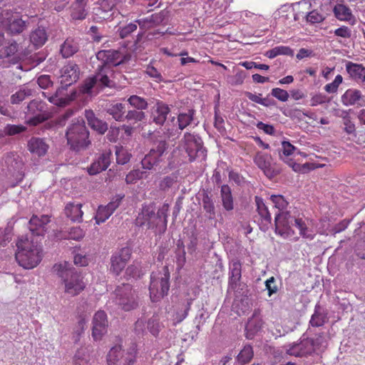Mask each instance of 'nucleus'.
<instances>
[{
	"label": "nucleus",
	"mask_w": 365,
	"mask_h": 365,
	"mask_svg": "<svg viewBox=\"0 0 365 365\" xmlns=\"http://www.w3.org/2000/svg\"><path fill=\"white\" fill-rule=\"evenodd\" d=\"M2 170L6 175L13 177L17 182L23 180L24 175V163L17 153L11 152L4 156Z\"/></svg>",
	"instance_id": "f8f14e48"
},
{
	"label": "nucleus",
	"mask_w": 365,
	"mask_h": 365,
	"mask_svg": "<svg viewBox=\"0 0 365 365\" xmlns=\"http://www.w3.org/2000/svg\"><path fill=\"white\" fill-rule=\"evenodd\" d=\"M89 0H74L70 6L71 18L73 20L82 21L88 16L87 6Z\"/></svg>",
	"instance_id": "c756f323"
},
{
	"label": "nucleus",
	"mask_w": 365,
	"mask_h": 365,
	"mask_svg": "<svg viewBox=\"0 0 365 365\" xmlns=\"http://www.w3.org/2000/svg\"><path fill=\"white\" fill-rule=\"evenodd\" d=\"M270 200L274 204V207L279 210V212H284L288 205V202L285 200L284 196L281 195H272L270 196Z\"/></svg>",
	"instance_id": "13d9d810"
},
{
	"label": "nucleus",
	"mask_w": 365,
	"mask_h": 365,
	"mask_svg": "<svg viewBox=\"0 0 365 365\" xmlns=\"http://www.w3.org/2000/svg\"><path fill=\"white\" fill-rule=\"evenodd\" d=\"M341 101L345 106H365V97L360 90L356 88L347 89L341 97Z\"/></svg>",
	"instance_id": "a878e982"
},
{
	"label": "nucleus",
	"mask_w": 365,
	"mask_h": 365,
	"mask_svg": "<svg viewBox=\"0 0 365 365\" xmlns=\"http://www.w3.org/2000/svg\"><path fill=\"white\" fill-rule=\"evenodd\" d=\"M28 149L32 154L41 157L47 153L48 145L43 138L32 137L28 142Z\"/></svg>",
	"instance_id": "2f4dec72"
},
{
	"label": "nucleus",
	"mask_w": 365,
	"mask_h": 365,
	"mask_svg": "<svg viewBox=\"0 0 365 365\" xmlns=\"http://www.w3.org/2000/svg\"><path fill=\"white\" fill-rule=\"evenodd\" d=\"M254 162L269 179H272L281 173V169L272 162V157L267 154L257 153Z\"/></svg>",
	"instance_id": "a211bd4d"
},
{
	"label": "nucleus",
	"mask_w": 365,
	"mask_h": 365,
	"mask_svg": "<svg viewBox=\"0 0 365 365\" xmlns=\"http://www.w3.org/2000/svg\"><path fill=\"white\" fill-rule=\"evenodd\" d=\"M108 319L104 311H98L93 318L92 336L95 341L101 340L107 333Z\"/></svg>",
	"instance_id": "412c9836"
},
{
	"label": "nucleus",
	"mask_w": 365,
	"mask_h": 365,
	"mask_svg": "<svg viewBox=\"0 0 365 365\" xmlns=\"http://www.w3.org/2000/svg\"><path fill=\"white\" fill-rule=\"evenodd\" d=\"M128 103L131 108L144 111L148 108V103L147 100L138 95H131L128 98Z\"/></svg>",
	"instance_id": "a18cd8bd"
},
{
	"label": "nucleus",
	"mask_w": 365,
	"mask_h": 365,
	"mask_svg": "<svg viewBox=\"0 0 365 365\" xmlns=\"http://www.w3.org/2000/svg\"><path fill=\"white\" fill-rule=\"evenodd\" d=\"M97 85L96 79L93 76L84 81L81 87V91L84 94H91L93 88Z\"/></svg>",
	"instance_id": "052dcab7"
},
{
	"label": "nucleus",
	"mask_w": 365,
	"mask_h": 365,
	"mask_svg": "<svg viewBox=\"0 0 365 365\" xmlns=\"http://www.w3.org/2000/svg\"><path fill=\"white\" fill-rule=\"evenodd\" d=\"M294 220V217L292 216L289 212H279L274 217L275 233L284 239L292 237L294 235V231L292 228Z\"/></svg>",
	"instance_id": "dca6fc26"
},
{
	"label": "nucleus",
	"mask_w": 365,
	"mask_h": 365,
	"mask_svg": "<svg viewBox=\"0 0 365 365\" xmlns=\"http://www.w3.org/2000/svg\"><path fill=\"white\" fill-rule=\"evenodd\" d=\"M105 110L107 114L110 115L115 121L124 122V118L126 113V106L122 103H112L107 105Z\"/></svg>",
	"instance_id": "473e14b6"
},
{
	"label": "nucleus",
	"mask_w": 365,
	"mask_h": 365,
	"mask_svg": "<svg viewBox=\"0 0 365 365\" xmlns=\"http://www.w3.org/2000/svg\"><path fill=\"white\" fill-rule=\"evenodd\" d=\"M112 153L110 152H105L101 153L99 157L91 163L87 170L89 175H95L101 172L106 170L110 165L111 162Z\"/></svg>",
	"instance_id": "bb28decb"
},
{
	"label": "nucleus",
	"mask_w": 365,
	"mask_h": 365,
	"mask_svg": "<svg viewBox=\"0 0 365 365\" xmlns=\"http://www.w3.org/2000/svg\"><path fill=\"white\" fill-rule=\"evenodd\" d=\"M285 348L287 354L296 357H307L314 353L312 338H304V336L299 342L289 344Z\"/></svg>",
	"instance_id": "f3484780"
},
{
	"label": "nucleus",
	"mask_w": 365,
	"mask_h": 365,
	"mask_svg": "<svg viewBox=\"0 0 365 365\" xmlns=\"http://www.w3.org/2000/svg\"><path fill=\"white\" fill-rule=\"evenodd\" d=\"M116 162L119 165H125L130 160L131 155L122 146L115 147Z\"/></svg>",
	"instance_id": "864d4df0"
},
{
	"label": "nucleus",
	"mask_w": 365,
	"mask_h": 365,
	"mask_svg": "<svg viewBox=\"0 0 365 365\" xmlns=\"http://www.w3.org/2000/svg\"><path fill=\"white\" fill-rule=\"evenodd\" d=\"M34 91L28 86H23L11 96L10 101L12 104H19L26 98L33 96Z\"/></svg>",
	"instance_id": "79ce46f5"
},
{
	"label": "nucleus",
	"mask_w": 365,
	"mask_h": 365,
	"mask_svg": "<svg viewBox=\"0 0 365 365\" xmlns=\"http://www.w3.org/2000/svg\"><path fill=\"white\" fill-rule=\"evenodd\" d=\"M81 206V204H67L65 208V213L66 216L73 222L81 221L83 217Z\"/></svg>",
	"instance_id": "a19ab883"
},
{
	"label": "nucleus",
	"mask_w": 365,
	"mask_h": 365,
	"mask_svg": "<svg viewBox=\"0 0 365 365\" xmlns=\"http://www.w3.org/2000/svg\"><path fill=\"white\" fill-rule=\"evenodd\" d=\"M255 201L257 206V211L261 219L265 222L267 228H268V225L272 224V216L268 207L261 197L255 196Z\"/></svg>",
	"instance_id": "58836bf2"
},
{
	"label": "nucleus",
	"mask_w": 365,
	"mask_h": 365,
	"mask_svg": "<svg viewBox=\"0 0 365 365\" xmlns=\"http://www.w3.org/2000/svg\"><path fill=\"white\" fill-rule=\"evenodd\" d=\"M114 302L118 309L124 312H131L139 308L140 299L138 292L128 283H123L116 287L113 292Z\"/></svg>",
	"instance_id": "39448f33"
},
{
	"label": "nucleus",
	"mask_w": 365,
	"mask_h": 365,
	"mask_svg": "<svg viewBox=\"0 0 365 365\" xmlns=\"http://www.w3.org/2000/svg\"><path fill=\"white\" fill-rule=\"evenodd\" d=\"M179 146L185 151L189 160H205L207 156V149L204 146L202 138L195 133L186 132L179 141Z\"/></svg>",
	"instance_id": "423d86ee"
},
{
	"label": "nucleus",
	"mask_w": 365,
	"mask_h": 365,
	"mask_svg": "<svg viewBox=\"0 0 365 365\" xmlns=\"http://www.w3.org/2000/svg\"><path fill=\"white\" fill-rule=\"evenodd\" d=\"M270 94L282 102H286L289 97V93L280 88H272Z\"/></svg>",
	"instance_id": "774afa93"
},
{
	"label": "nucleus",
	"mask_w": 365,
	"mask_h": 365,
	"mask_svg": "<svg viewBox=\"0 0 365 365\" xmlns=\"http://www.w3.org/2000/svg\"><path fill=\"white\" fill-rule=\"evenodd\" d=\"M15 257L19 264L24 269L36 267L42 259V248L37 242L28 238L20 239L17 243Z\"/></svg>",
	"instance_id": "20e7f679"
},
{
	"label": "nucleus",
	"mask_w": 365,
	"mask_h": 365,
	"mask_svg": "<svg viewBox=\"0 0 365 365\" xmlns=\"http://www.w3.org/2000/svg\"><path fill=\"white\" fill-rule=\"evenodd\" d=\"M123 0H99L92 11V20L96 23H103L112 20L114 17V9Z\"/></svg>",
	"instance_id": "4468645a"
},
{
	"label": "nucleus",
	"mask_w": 365,
	"mask_h": 365,
	"mask_svg": "<svg viewBox=\"0 0 365 365\" xmlns=\"http://www.w3.org/2000/svg\"><path fill=\"white\" fill-rule=\"evenodd\" d=\"M26 109V122L30 125L36 126L48 118L47 105L42 101H31Z\"/></svg>",
	"instance_id": "ddd939ff"
},
{
	"label": "nucleus",
	"mask_w": 365,
	"mask_h": 365,
	"mask_svg": "<svg viewBox=\"0 0 365 365\" xmlns=\"http://www.w3.org/2000/svg\"><path fill=\"white\" fill-rule=\"evenodd\" d=\"M264 321L259 309H255L252 315L247 320L245 326V336L252 339L259 332L263 327Z\"/></svg>",
	"instance_id": "5701e85b"
},
{
	"label": "nucleus",
	"mask_w": 365,
	"mask_h": 365,
	"mask_svg": "<svg viewBox=\"0 0 365 365\" xmlns=\"http://www.w3.org/2000/svg\"><path fill=\"white\" fill-rule=\"evenodd\" d=\"M26 128L21 125L7 124L4 129V132L7 135H14L24 132Z\"/></svg>",
	"instance_id": "e2e57ef3"
},
{
	"label": "nucleus",
	"mask_w": 365,
	"mask_h": 365,
	"mask_svg": "<svg viewBox=\"0 0 365 365\" xmlns=\"http://www.w3.org/2000/svg\"><path fill=\"white\" fill-rule=\"evenodd\" d=\"M131 254V249L128 247H125L112 255L110 258V270L115 275H119L125 268L127 262L130 259Z\"/></svg>",
	"instance_id": "6ab92c4d"
},
{
	"label": "nucleus",
	"mask_w": 365,
	"mask_h": 365,
	"mask_svg": "<svg viewBox=\"0 0 365 365\" xmlns=\"http://www.w3.org/2000/svg\"><path fill=\"white\" fill-rule=\"evenodd\" d=\"M112 213L104 205H100L95 216L96 222L98 225L108 220Z\"/></svg>",
	"instance_id": "4d7b16f0"
},
{
	"label": "nucleus",
	"mask_w": 365,
	"mask_h": 365,
	"mask_svg": "<svg viewBox=\"0 0 365 365\" xmlns=\"http://www.w3.org/2000/svg\"><path fill=\"white\" fill-rule=\"evenodd\" d=\"M169 205L167 203L158 210L154 202L144 203L135 220L138 227L146 226L148 230L155 229L159 234H164L167 230Z\"/></svg>",
	"instance_id": "f257e3e1"
},
{
	"label": "nucleus",
	"mask_w": 365,
	"mask_h": 365,
	"mask_svg": "<svg viewBox=\"0 0 365 365\" xmlns=\"http://www.w3.org/2000/svg\"><path fill=\"white\" fill-rule=\"evenodd\" d=\"M327 320V313L326 310L319 304L314 307V314L311 317L309 324L313 327H322Z\"/></svg>",
	"instance_id": "4c0bfd02"
},
{
	"label": "nucleus",
	"mask_w": 365,
	"mask_h": 365,
	"mask_svg": "<svg viewBox=\"0 0 365 365\" xmlns=\"http://www.w3.org/2000/svg\"><path fill=\"white\" fill-rule=\"evenodd\" d=\"M48 40V34L43 26H38L30 34V41L36 48L45 44Z\"/></svg>",
	"instance_id": "c9c22d12"
},
{
	"label": "nucleus",
	"mask_w": 365,
	"mask_h": 365,
	"mask_svg": "<svg viewBox=\"0 0 365 365\" xmlns=\"http://www.w3.org/2000/svg\"><path fill=\"white\" fill-rule=\"evenodd\" d=\"M138 25V22L135 21L134 22H130L126 25L119 26L116 31V34H118L120 38H128L137 30Z\"/></svg>",
	"instance_id": "09e8293b"
},
{
	"label": "nucleus",
	"mask_w": 365,
	"mask_h": 365,
	"mask_svg": "<svg viewBox=\"0 0 365 365\" xmlns=\"http://www.w3.org/2000/svg\"><path fill=\"white\" fill-rule=\"evenodd\" d=\"M96 58L101 63L98 66H105L106 68L120 66L130 59L128 55H123L120 51L109 49L101 50L96 53Z\"/></svg>",
	"instance_id": "2eb2a0df"
},
{
	"label": "nucleus",
	"mask_w": 365,
	"mask_h": 365,
	"mask_svg": "<svg viewBox=\"0 0 365 365\" xmlns=\"http://www.w3.org/2000/svg\"><path fill=\"white\" fill-rule=\"evenodd\" d=\"M146 119V114L144 111L135 108L127 109L124 121L131 123L142 122Z\"/></svg>",
	"instance_id": "c03bdc74"
},
{
	"label": "nucleus",
	"mask_w": 365,
	"mask_h": 365,
	"mask_svg": "<svg viewBox=\"0 0 365 365\" xmlns=\"http://www.w3.org/2000/svg\"><path fill=\"white\" fill-rule=\"evenodd\" d=\"M113 73V70L105 66H98L96 68L95 78L98 85L103 87H112L113 81L109 78V74Z\"/></svg>",
	"instance_id": "f704fd0d"
},
{
	"label": "nucleus",
	"mask_w": 365,
	"mask_h": 365,
	"mask_svg": "<svg viewBox=\"0 0 365 365\" xmlns=\"http://www.w3.org/2000/svg\"><path fill=\"white\" fill-rule=\"evenodd\" d=\"M125 275L128 279L130 278L137 279L140 277L141 271L139 267L130 264L126 268Z\"/></svg>",
	"instance_id": "680f3d73"
},
{
	"label": "nucleus",
	"mask_w": 365,
	"mask_h": 365,
	"mask_svg": "<svg viewBox=\"0 0 365 365\" xmlns=\"http://www.w3.org/2000/svg\"><path fill=\"white\" fill-rule=\"evenodd\" d=\"M88 359L84 349H79L73 357V365H87Z\"/></svg>",
	"instance_id": "0e129e2a"
},
{
	"label": "nucleus",
	"mask_w": 365,
	"mask_h": 365,
	"mask_svg": "<svg viewBox=\"0 0 365 365\" xmlns=\"http://www.w3.org/2000/svg\"><path fill=\"white\" fill-rule=\"evenodd\" d=\"M78 44L71 38H67L61 46V53L63 58H69L78 51Z\"/></svg>",
	"instance_id": "37998d69"
},
{
	"label": "nucleus",
	"mask_w": 365,
	"mask_h": 365,
	"mask_svg": "<svg viewBox=\"0 0 365 365\" xmlns=\"http://www.w3.org/2000/svg\"><path fill=\"white\" fill-rule=\"evenodd\" d=\"M53 271L64 284V291L71 297L79 294L86 287L83 277L72 264L68 262L56 264Z\"/></svg>",
	"instance_id": "f03ea898"
},
{
	"label": "nucleus",
	"mask_w": 365,
	"mask_h": 365,
	"mask_svg": "<svg viewBox=\"0 0 365 365\" xmlns=\"http://www.w3.org/2000/svg\"><path fill=\"white\" fill-rule=\"evenodd\" d=\"M294 225L299 229V235L302 237L309 240H312L314 238L315 234L307 227L305 222L302 218L294 217Z\"/></svg>",
	"instance_id": "49530a36"
},
{
	"label": "nucleus",
	"mask_w": 365,
	"mask_h": 365,
	"mask_svg": "<svg viewBox=\"0 0 365 365\" xmlns=\"http://www.w3.org/2000/svg\"><path fill=\"white\" fill-rule=\"evenodd\" d=\"M253 357V350L250 345H246L237 356V361L243 365L248 363Z\"/></svg>",
	"instance_id": "3c124183"
},
{
	"label": "nucleus",
	"mask_w": 365,
	"mask_h": 365,
	"mask_svg": "<svg viewBox=\"0 0 365 365\" xmlns=\"http://www.w3.org/2000/svg\"><path fill=\"white\" fill-rule=\"evenodd\" d=\"M162 325L160 324L158 316H153L148 321V329L155 336H157L161 330Z\"/></svg>",
	"instance_id": "6e6d98bb"
},
{
	"label": "nucleus",
	"mask_w": 365,
	"mask_h": 365,
	"mask_svg": "<svg viewBox=\"0 0 365 365\" xmlns=\"http://www.w3.org/2000/svg\"><path fill=\"white\" fill-rule=\"evenodd\" d=\"M202 197V205L203 210L205 212L206 217L209 220H213L215 218V202L212 199V196L210 195L207 191H203Z\"/></svg>",
	"instance_id": "e433bc0d"
},
{
	"label": "nucleus",
	"mask_w": 365,
	"mask_h": 365,
	"mask_svg": "<svg viewBox=\"0 0 365 365\" xmlns=\"http://www.w3.org/2000/svg\"><path fill=\"white\" fill-rule=\"evenodd\" d=\"M345 66L351 79L357 83L365 82V67L362 64L346 61Z\"/></svg>",
	"instance_id": "7c9ffc66"
},
{
	"label": "nucleus",
	"mask_w": 365,
	"mask_h": 365,
	"mask_svg": "<svg viewBox=\"0 0 365 365\" xmlns=\"http://www.w3.org/2000/svg\"><path fill=\"white\" fill-rule=\"evenodd\" d=\"M196 110L193 108H182L178 110L177 115V128H168V123L165 126L164 133L168 138H175L178 136L182 130L186 128L187 126L191 125L192 123L196 126L198 124V121L195 123V115Z\"/></svg>",
	"instance_id": "1a4fd4ad"
},
{
	"label": "nucleus",
	"mask_w": 365,
	"mask_h": 365,
	"mask_svg": "<svg viewBox=\"0 0 365 365\" xmlns=\"http://www.w3.org/2000/svg\"><path fill=\"white\" fill-rule=\"evenodd\" d=\"M169 15L170 11L167 9H163L148 17L137 19L136 22H138L141 29H149L160 24H166L168 21Z\"/></svg>",
	"instance_id": "aec40b11"
},
{
	"label": "nucleus",
	"mask_w": 365,
	"mask_h": 365,
	"mask_svg": "<svg viewBox=\"0 0 365 365\" xmlns=\"http://www.w3.org/2000/svg\"><path fill=\"white\" fill-rule=\"evenodd\" d=\"M80 70L78 66L73 62H69L61 69V84L70 86L79 78Z\"/></svg>",
	"instance_id": "393cba45"
},
{
	"label": "nucleus",
	"mask_w": 365,
	"mask_h": 365,
	"mask_svg": "<svg viewBox=\"0 0 365 365\" xmlns=\"http://www.w3.org/2000/svg\"><path fill=\"white\" fill-rule=\"evenodd\" d=\"M68 86H66L64 84L58 88L54 94L46 96L45 93L43 95L48 98V101L58 106H64L66 104L67 99L64 98L63 92L66 91Z\"/></svg>",
	"instance_id": "ea45409f"
},
{
	"label": "nucleus",
	"mask_w": 365,
	"mask_h": 365,
	"mask_svg": "<svg viewBox=\"0 0 365 365\" xmlns=\"http://www.w3.org/2000/svg\"><path fill=\"white\" fill-rule=\"evenodd\" d=\"M177 248L175 250V257H176V263L178 267L182 268L186 262L185 257V250L183 242L180 240H178L177 242Z\"/></svg>",
	"instance_id": "603ef678"
},
{
	"label": "nucleus",
	"mask_w": 365,
	"mask_h": 365,
	"mask_svg": "<svg viewBox=\"0 0 365 365\" xmlns=\"http://www.w3.org/2000/svg\"><path fill=\"white\" fill-rule=\"evenodd\" d=\"M124 197L125 195L123 194L116 195L112 198L111 201L105 206L113 214L114 211L120 206Z\"/></svg>",
	"instance_id": "338daca9"
},
{
	"label": "nucleus",
	"mask_w": 365,
	"mask_h": 365,
	"mask_svg": "<svg viewBox=\"0 0 365 365\" xmlns=\"http://www.w3.org/2000/svg\"><path fill=\"white\" fill-rule=\"evenodd\" d=\"M148 176L147 171L140 170L139 169L130 171L125 176V182L128 185L134 184L138 180L146 179Z\"/></svg>",
	"instance_id": "8fccbe9b"
},
{
	"label": "nucleus",
	"mask_w": 365,
	"mask_h": 365,
	"mask_svg": "<svg viewBox=\"0 0 365 365\" xmlns=\"http://www.w3.org/2000/svg\"><path fill=\"white\" fill-rule=\"evenodd\" d=\"M282 145V152H279V158L285 162L290 159L289 157L293 154L297 148L288 141H283Z\"/></svg>",
	"instance_id": "5fc2aeb1"
},
{
	"label": "nucleus",
	"mask_w": 365,
	"mask_h": 365,
	"mask_svg": "<svg viewBox=\"0 0 365 365\" xmlns=\"http://www.w3.org/2000/svg\"><path fill=\"white\" fill-rule=\"evenodd\" d=\"M306 19L307 22L314 24L322 22L324 20V17L317 10H313L306 15Z\"/></svg>",
	"instance_id": "69168bd1"
},
{
	"label": "nucleus",
	"mask_w": 365,
	"mask_h": 365,
	"mask_svg": "<svg viewBox=\"0 0 365 365\" xmlns=\"http://www.w3.org/2000/svg\"><path fill=\"white\" fill-rule=\"evenodd\" d=\"M84 116L88 126L98 135H103L108 130V123L98 118L93 110L86 109Z\"/></svg>",
	"instance_id": "b1692460"
},
{
	"label": "nucleus",
	"mask_w": 365,
	"mask_h": 365,
	"mask_svg": "<svg viewBox=\"0 0 365 365\" xmlns=\"http://www.w3.org/2000/svg\"><path fill=\"white\" fill-rule=\"evenodd\" d=\"M137 355L135 344H132L127 349H123L121 345H115L107 354V365H133Z\"/></svg>",
	"instance_id": "6e6552de"
},
{
	"label": "nucleus",
	"mask_w": 365,
	"mask_h": 365,
	"mask_svg": "<svg viewBox=\"0 0 365 365\" xmlns=\"http://www.w3.org/2000/svg\"><path fill=\"white\" fill-rule=\"evenodd\" d=\"M170 277L168 267L166 266L163 268V272L151 273L149 292L152 302H159L168 295L170 289Z\"/></svg>",
	"instance_id": "0eeeda50"
},
{
	"label": "nucleus",
	"mask_w": 365,
	"mask_h": 365,
	"mask_svg": "<svg viewBox=\"0 0 365 365\" xmlns=\"http://www.w3.org/2000/svg\"><path fill=\"white\" fill-rule=\"evenodd\" d=\"M228 289L235 291L239 286L242 278V264L238 259H233L230 263Z\"/></svg>",
	"instance_id": "cd10ccee"
},
{
	"label": "nucleus",
	"mask_w": 365,
	"mask_h": 365,
	"mask_svg": "<svg viewBox=\"0 0 365 365\" xmlns=\"http://www.w3.org/2000/svg\"><path fill=\"white\" fill-rule=\"evenodd\" d=\"M220 199L222 205L225 210L231 212L234 210V197L232 190L227 185H222L220 187Z\"/></svg>",
	"instance_id": "72a5a7b5"
},
{
	"label": "nucleus",
	"mask_w": 365,
	"mask_h": 365,
	"mask_svg": "<svg viewBox=\"0 0 365 365\" xmlns=\"http://www.w3.org/2000/svg\"><path fill=\"white\" fill-rule=\"evenodd\" d=\"M168 147L169 144L165 140L155 141L148 153L141 160L143 168L151 170L158 165L163 161V157Z\"/></svg>",
	"instance_id": "9d476101"
},
{
	"label": "nucleus",
	"mask_w": 365,
	"mask_h": 365,
	"mask_svg": "<svg viewBox=\"0 0 365 365\" xmlns=\"http://www.w3.org/2000/svg\"><path fill=\"white\" fill-rule=\"evenodd\" d=\"M0 25L8 33L16 35L22 33L26 29L27 21L11 10H4L0 13Z\"/></svg>",
	"instance_id": "9b49d317"
},
{
	"label": "nucleus",
	"mask_w": 365,
	"mask_h": 365,
	"mask_svg": "<svg viewBox=\"0 0 365 365\" xmlns=\"http://www.w3.org/2000/svg\"><path fill=\"white\" fill-rule=\"evenodd\" d=\"M171 108L169 105L162 101H157L151 109L150 120L155 125L163 126L165 125Z\"/></svg>",
	"instance_id": "4be33fe9"
},
{
	"label": "nucleus",
	"mask_w": 365,
	"mask_h": 365,
	"mask_svg": "<svg viewBox=\"0 0 365 365\" xmlns=\"http://www.w3.org/2000/svg\"><path fill=\"white\" fill-rule=\"evenodd\" d=\"M335 16L341 21H351L353 16L351 10L343 4H337L334 8Z\"/></svg>",
	"instance_id": "de8ad7c7"
},
{
	"label": "nucleus",
	"mask_w": 365,
	"mask_h": 365,
	"mask_svg": "<svg viewBox=\"0 0 365 365\" xmlns=\"http://www.w3.org/2000/svg\"><path fill=\"white\" fill-rule=\"evenodd\" d=\"M49 221L48 215H43L40 217L33 215L29 222L28 227L32 235L43 236L46 232V225Z\"/></svg>",
	"instance_id": "c85d7f7f"
},
{
	"label": "nucleus",
	"mask_w": 365,
	"mask_h": 365,
	"mask_svg": "<svg viewBox=\"0 0 365 365\" xmlns=\"http://www.w3.org/2000/svg\"><path fill=\"white\" fill-rule=\"evenodd\" d=\"M67 145L75 153L86 150L91 145L90 132L83 119L73 120L66 131Z\"/></svg>",
	"instance_id": "7ed1b4c3"
},
{
	"label": "nucleus",
	"mask_w": 365,
	"mask_h": 365,
	"mask_svg": "<svg viewBox=\"0 0 365 365\" xmlns=\"http://www.w3.org/2000/svg\"><path fill=\"white\" fill-rule=\"evenodd\" d=\"M314 351H322L327 346V341L323 333H320L316 336L315 339L312 338Z\"/></svg>",
	"instance_id": "bf43d9fd"
}]
</instances>
